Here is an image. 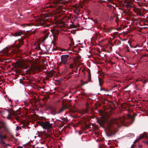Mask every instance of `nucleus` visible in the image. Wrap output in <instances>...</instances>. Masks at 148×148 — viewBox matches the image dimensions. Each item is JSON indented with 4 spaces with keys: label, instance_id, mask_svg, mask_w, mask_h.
<instances>
[{
    "label": "nucleus",
    "instance_id": "nucleus-22",
    "mask_svg": "<svg viewBox=\"0 0 148 148\" xmlns=\"http://www.w3.org/2000/svg\"><path fill=\"white\" fill-rule=\"evenodd\" d=\"M58 112H57L55 109H53L51 110V114L53 115H55L56 114H58Z\"/></svg>",
    "mask_w": 148,
    "mask_h": 148
},
{
    "label": "nucleus",
    "instance_id": "nucleus-17",
    "mask_svg": "<svg viewBox=\"0 0 148 148\" xmlns=\"http://www.w3.org/2000/svg\"><path fill=\"white\" fill-rule=\"evenodd\" d=\"M127 117L131 121L132 123H133L134 122L135 119V118L134 117L132 116L130 114H128L127 115Z\"/></svg>",
    "mask_w": 148,
    "mask_h": 148
},
{
    "label": "nucleus",
    "instance_id": "nucleus-56",
    "mask_svg": "<svg viewBox=\"0 0 148 148\" xmlns=\"http://www.w3.org/2000/svg\"><path fill=\"white\" fill-rule=\"evenodd\" d=\"M147 11H148V10H147Z\"/></svg>",
    "mask_w": 148,
    "mask_h": 148
},
{
    "label": "nucleus",
    "instance_id": "nucleus-38",
    "mask_svg": "<svg viewBox=\"0 0 148 148\" xmlns=\"http://www.w3.org/2000/svg\"><path fill=\"white\" fill-rule=\"evenodd\" d=\"M88 82L87 81H86V82H83V85H84L87 84Z\"/></svg>",
    "mask_w": 148,
    "mask_h": 148
},
{
    "label": "nucleus",
    "instance_id": "nucleus-39",
    "mask_svg": "<svg viewBox=\"0 0 148 148\" xmlns=\"http://www.w3.org/2000/svg\"><path fill=\"white\" fill-rule=\"evenodd\" d=\"M91 77L89 78V77L88 79L87 80L88 82H91Z\"/></svg>",
    "mask_w": 148,
    "mask_h": 148
},
{
    "label": "nucleus",
    "instance_id": "nucleus-14",
    "mask_svg": "<svg viewBox=\"0 0 148 148\" xmlns=\"http://www.w3.org/2000/svg\"><path fill=\"white\" fill-rule=\"evenodd\" d=\"M68 43L70 46L74 45V43L72 38H69L68 39Z\"/></svg>",
    "mask_w": 148,
    "mask_h": 148
},
{
    "label": "nucleus",
    "instance_id": "nucleus-48",
    "mask_svg": "<svg viewBox=\"0 0 148 148\" xmlns=\"http://www.w3.org/2000/svg\"><path fill=\"white\" fill-rule=\"evenodd\" d=\"M49 77H47V80H49Z\"/></svg>",
    "mask_w": 148,
    "mask_h": 148
},
{
    "label": "nucleus",
    "instance_id": "nucleus-47",
    "mask_svg": "<svg viewBox=\"0 0 148 148\" xmlns=\"http://www.w3.org/2000/svg\"><path fill=\"white\" fill-rule=\"evenodd\" d=\"M77 70H78V68H77V70L76 71H75V72L76 73L77 72Z\"/></svg>",
    "mask_w": 148,
    "mask_h": 148
},
{
    "label": "nucleus",
    "instance_id": "nucleus-33",
    "mask_svg": "<svg viewBox=\"0 0 148 148\" xmlns=\"http://www.w3.org/2000/svg\"><path fill=\"white\" fill-rule=\"evenodd\" d=\"M140 80H141V81H142L143 82V83L144 84L146 83L147 82V81L145 79H144L143 80H142L141 79H140Z\"/></svg>",
    "mask_w": 148,
    "mask_h": 148
},
{
    "label": "nucleus",
    "instance_id": "nucleus-26",
    "mask_svg": "<svg viewBox=\"0 0 148 148\" xmlns=\"http://www.w3.org/2000/svg\"><path fill=\"white\" fill-rule=\"evenodd\" d=\"M127 7H133V4L132 3H129L127 5Z\"/></svg>",
    "mask_w": 148,
    "mask_h": 148
},
{
    "label": "nucleus",
    "instance_id": "nucleus-42",
    "mask_svg": "<svg viewBox=\"0 0 148 148\" xmlns=\"http://www.w3.org/2000/svg\"><path fill=\"white\" fill-rule=\"evenodd\" d=\"M59 83H60L62 82V80H58L57 81Z\"/></svg>",
    "mask_w": 148,
    "mask_h": 148
},
{
    "label": "nucleus",
    "instance_id": "nucleus-55",
    "mask_svg": "<svg viewBox=\"0 0 148 148\" xmlns=\"http://www.w3.org/2000/svg\"><path fill=\"white\" fill-rule=\"evenodd\" d=\"M130 47H132L131 46H130Z\"/></svg>",
    "mask_w": 148,
    "mask_h": 148
},
{
    "label": "nucleus",
    "instance_id": "nucleus-31",
    "mask_svg": "<svg viewBox=\"0 0 148 148\" xmlns=\"http://www.w3.org/2000/svg\"><path fill=\"white\" fill-rule=\"evenodd\" d=\"M70 68L71 69H73V64H71L70 65Z\"/></svg>",
    "mask_w": 148,
    "mask_h": 148
},
{
    "label": "nucleus",
    "instance_id": "nucleus-44",
    "mask_svg": "<svg viewBox=\"0 0 148 148\" xmlns=\"http://www.w3.org/2000/svg\"><path fill=\"white\" fill-rule=\"evenodd\" d=\"M143 56H145L148 57V54H146V55H143Z\"/></svg>",
    "mask_w": 148,
    "mask_h": 148
},
{
    "label": "nucleus",
    "instance_id": "nucleus-28",
    "mask_svg": "<svg viewBox=\"0 0 148 148\" xmlns=\"http://www.w3.org/2000/svg\"><path fill=\"white\" fill-rule=\"evenodd\" d=\"M0 143L1 145L5 144V143L3 140L2 139H1L0 140Z\"/></svg>",
    "mask_w": 148,
    "mask_h": 148
},
{
    "label": "nucleus",
    "instance_id": "nucleus-43",
    "mask_svg": "<svg viewBox=\"0 0 148 148\" xmlns=\"http://www.w3.org/2000/svg\"><path fill=\"white\" fill-rule=\"evenodd\" d=\"M12 137L17 142L18 141V139L17 138H16L14 137Z\"/></svg>",
    "mask_w": 148,
    "mask_h": 148
},
{
    "label": "nucleus",
    "instance_id": "nucleus-24",
    "mask_svg": "<svg viewBox=\"0 0 148 148\" xmlns=\"http://www.w3.org/2000/svg\"><path fill=\"white\" fill-rule=\"evenodd\" d=\"M100 89L101 90H103L107 92H108L109 91V90L108 89H106L104 88H102V87H100Z\"/></svg>",
    "mask_w": 148,
    "mask_h": 148
},
{
    "label": "nucleus",
    "instance_id": "nucleus-52",
    "mask_svg": "<svg viewBox=\"0 0 148 148\" xmlns=\"http://www.w3.org/2000/svg\"><path fill=\"white\" fill-rule=\"evenodd\" d=\"M142 147V145H139V147Z\"/></svg>",
    "mask_w": 148,
    "mask_h": 148
},
{
    "label": "nucleus",
    "instance_id": "nucleus-51",
    "mask_svg": "<svg viewBox=\"0 0 148 148\" xmlns=\"http://www.w3.org/2000/svg\"><path fill=\"white\" fill-rule=\"evenodd\" d=\"M146 143H147V144L148 145V141H146Z\"/></svg>",
    "mask_w": 148,
    "mask_h": 148
},
{
    "label": "nucleus",
    "instance_id": "nucleus-2",
    "mask_svg": "<svg viewBox=\"0 0 148 148\" xmlns=\"http://www.w3.org/2000/svg\"><path fill=\"white\" fill-rule=\"evenodd\" d=\"M125 119L124 116L120 117L118 119H112L108 122L106 127L107 136L110 137L114 136L118 131L117 128L120 127L121 125H125Z\"/></svg>",
    "mask_w": 148,
    "mask_h": 148
},
{
    "label": "nucleus",
    "instance_id": "nucleus-53",
    "mask_svg": "<svg viewBox=\"0 0 148 148\" xmlns=\"http://www.w3.org/2000/svg\"><path fill=\"white\" fill-rule=\"evenodd\" d=\"M9 100V101H11V99H10V100Z\"/></svg>",
    "mask_w": 148,
    "mask_h": 148
},
{
    "label": "nucleus",
    "instance_id": "nucleus-5",
    "mask_svg": "<svg viewBox=\"0 0 148 148\" xmlns=\"http://www.w3.org/2000/svg\"><path fill=\"white\" fill-rule=\"evenodd\" d=\"M15 66L16 67L21 68L23 69H25L28 67V66L25 63H21L16 62L15 63Z\"/></svg>",
    "mask_w": 148,
    "mask_h": 148
},
{
    "label": "nucleus",
    "instance_id": "nucleus-25",
    "mask_svg": "<svg viewBox=\"0 0 148 148\" xmlns=\"http://www.w3.org/2000/svg\"><path fill=\"white\" fill-rule=\"evenodd\" d=\"M27 71L28 73H30L31 72L33 71L34 70L33 68L29 67V69Z\"/></svg>",
    "mask_w": 148,
    "mask_h": 148
},
{
    "label": "nucleus",
    "instance_id": "nucleus-34",
    "mask_svg": "<svg viewBox=\"0 0 148 148\" xmlns=\"http://www.w3.org/2000/svg\"><path fill=\"white\" fill-rule=\"evenodd\" d=\"M132 40L131 39L130 40H129L127 41V42L129 44H130L132 42Z\"/></svg>",
    "mask_w": 148,
    "mask_h": 148
},
{
    "label": "nucleus",
    "instance_id": "nucleus-35",
    "mask_svg": "<svg viewBox=\"0 0 148 148\" xmlns=\"http://www.w3.org/2000/svg\"><path fill=\"white\" fill-rule=\"evenodd\" d=\"M27 126V125H25V124H23L22 127L23 128H25Z\"/></svg>",
    "mask_w": 148,
    "mask_h": 148
},
{
    "label": "nucleus",
    "instance_id": "nucleus-15",
    "mask_svg": "<svg viewBox=\"0 0 148 148\" xmlns=\"http://www.w3.org/2000/svg\"><path fill=\"white\" fill-rule=\"evenodd\" d=\"M134 11L137 14V15L140 16H142V14L141 13V11L140 9L138 8H134Z\"/></svg>",
    "mask_w": 148,
    "mask_h": 148
},
{
    "label": "nucleus",
    "instance_id": "nucleus-3",
    "mask_svg": "<svg viewBox=\"0 0 148 148\" xmlns=\"http://www.w3.org/2000/svg\"><path fill=\"white\" fill-rule=\"evenodd\" d=\"M71 57L68 55H63L61 56V63L64 64H69V60Z\"/></svg>",
    "mask_w": 148,
    "mask_h": 148
},
{
    "label": "nucleus",
    "instance_id": "nucleus-30",
    "mask_svg": "<svg viewBox=\"0 0 148 148\" xmlns=\"http://www.w3.org/2000/svg\"><path fill=\"white\" fill-rule=\"evenodd\" d=\"M19 82L20 83L24 84V82L23 81V80L21 79H20L19 80Z\"/></svg>",
    "mask_w": 148,
    "mask_h": 148
},
{
    "label": "nucleus",
    "instance_id": "nucleus-13",
    "mask_svg": "<svg viewBox=\"0 0 148 148\" xmlns=\"http://www.w3.org/2000/svg\"><path fill=\"white\" fill-rule=\"evenodd\" d=\"M145 137V138H147L148 136L145 132H144L142 136H140L139 138L135 141V142H137L139 141L141 139L143 138H144Z\"/></svg>",
    "mask_w": 148,
    "mask_h": 148
},
{
    "label": "nucleus",
    "instance_id": "nucleus-1",
    "mask_svg": "<svg viewBox=\"0 0 148 148\" xmlns=\"http://www.w3.org/2000/svg\"><path fill=\"white\" fill-rule=\"evenodd\" d=\"M40 24L41 25L45 27H53V28L51 29L50 31L49 30L45 31L43 37H56L58 36L57 35L60 31L67 30L66 27L67 25L65 23L63 22L58 23L57 24H52L43 21H41Z\"/></svg>",
    "mask_w": 148,
    "mask_h": 148
},
{
    "label": "nucleus",
    "instance_id": "nucleus-4",
    "mask_svg": "<svg viewBox=\"0 0 148 148\" xmlns=\"http://www.w3.org/2000/svg\"><path fill=\"white\" fill-rule=\"evenodd\" d=\"M38 123L41 126L45 129H49L51 127L48 121L44 122L41 121H39Z\"/></svg>",
    "mask_w": 148,
    "mask_h": 148
},
{
    "label": "nucleus",
    "instance_id": "nucleus-49",
    "mask_svg": "<svg viewBox=\"0 0 148 148\" xmlns=\"http://www.w3.org/2000/svg\"><path fill=\"white\" fill-rule=\"evenodd\" d=\"M110 50H112V47H110Z\"/></svg>",
    "mask_w": 148,
    "mask_h": 148
},
{
    "label": "nucleus",
    "instance_id": "nucleus-19",
    "mask_svg": "<svg viewBox=\"0 0 148 148\" xmlns=\"http://www.w3.org/2000/svg\"><path fill=\"white\" fill-rule=\"evenodd\" d=\"M99 86L100 87H102V85L103 83V80L100 78H99Z\"/></svg>",
    "mask_w": 148,
    "mask_h": 148
},
{
    "label": "nucleus",
    "instance_id": "nucleus-27",
    "mask_svg": "<svg viewBox=\"0 0 148 148\" xmlns=\"http://www.w3.org/2000/svg\"><path fill=\"white\" fill-rule=\"evenodd\" d=\"M115 43L117 45H120L121 44V42L120 40L116 41L115 42Z\"/></svg>",
    "mask_w": 148,
    "mask_h": 148
},
{
    "label": "nucleus",
    "instance_id": "nucleus-32",
    "mask_svg": "<svg viewBox=\"0 0 148 148\" xmlns=\"http://www.w3.org/2000/svg\"><path fill=\"white\" fill-rule=\"evenodd\" d=\"M95 36H97V37H101V35L100 34H97V33L96 34Z\"/></svg>",
    "mask_w": 148,
    "mask_h": 148
},
{
    "label": "nucleus",
    "instance_id": "nucleus-18",
    "mask_svg": "<svg viewBox=\"0 0 148 148\" xmlns=\"http://www.w3.org/2000/svg\"><path fill=\"white\" fill-rule=\"evenodd\" d=\"M47 75L48 77H52L53 75V72L52 71H51L50 72H48L47 73Z\"/></svg>",
    "mask_w": 148,
    "mask_h": 148
},
{
    "label": "nucleus",
    "instance_id": "nucleus-23",
    "mask_svg": "<svg viewBox=\"0 0 148 148\" xmlns=\"http://www.w3.org/2000/svg\"><path fill=\"white\" fill-rule=\"evenodd\" d=\"M7 138V137L5 135L3 136L0 133V138L1 139H6Z\"/></svg>",
    "mask_w": 148,
    "mask_h": 148
},
{
    "label": "nucleus",
    "instance_id": "nucleus-45",
    "mask_svg": "<svg viewBox=\"0 0 148 148\" xmlns=\"http://www.w3.org/2000/svg\"><path fill=\"white\" fill-rule=\"evenodd\" d=\"M88 127H89V126L87 124H86V128H88Z\"/></svg>",
    "mask_w": 148,
    "mask_h": 148
},
{
    "label": "nucleus",
    "instance_id": "nucleus-41",
    "mask_svg": "<svg viewBox=\"0 0 148 148\" xmlns=\"http://www.w3.org/2000/svg\"><path fill=\"white\" fill-rule=\"evenodd\" d=\"M127 51L128 52H130V49H128L129 47L128 46H127Z\"/></svg>",
    "mask_w": 148,
    "mask_h": 148
},
{
    "label": "nucleus",
    "instance_id": "nucleus-10",
    "mask_svg": "<svg viewBox=\"0 0 148 148\" xmlns=\"http://www.w3.org/2000/svg\"><path fill=\"white\" fill-rule=\"evenodd\" d=\"M21 38V39H18V40H16L15 42V43H17V45H16V47L17 49H18L19 48L23 43V39L22 38Z\"/></svg>",
    "mask_w": 148,
    "mask_h": 148
},
{
    "label": "nucleus",
    "instance_id": "nucleus-29",
    "mask_svg": "<svg viewBox=\"0 0 148 148\" xmlns=\"http://www.w3.org/2000/svg\"><path fill=\"white\" fill-rule=\"evenodd\" d=\"M119 38V39L120 40H122V41H127V39H125V38L122 39L121 37H120V38Z\"/></svg>",
    "mask_w": 148,
    "mask_h": 148
},
{
    "label": "nucleus",
    "instance_id": "nucleus-8",
    "mask_svg": "<svg viewBox=\"0 0 148 148\" xmlns=\"http://www.w3.org/2000/svg\"><path fill=\"white\" fill-rule=\"evenodd\" d=\"M42 38H39L38 39H36V42L37 43L38 45V49L42 51L41 49L40 45V44L43 43L46 40V38H44L42 39Z\"/></svg>",
    "mask_w": 148,
    "mask_h": 148
},
{
    "label": "nucleus",
    "instance_id": "nucleus-54",
    "mask_svg": "<svg viewBox=\"0 0 148 148\" xmlns=\"http://www.w3.org/2000/svg\"><path fill=\"white\" fill-rule=\"evenodd\" d=\"M137 46H134V48H136Z\"/></svg>",
    "mask_w": 148,
    "mask_h": 148
},
{
    "label": "nucleus",
    "instance_id": "nucleus-7",
    "mask_svg": "<svg viewBox=\"0 0 148 148\" xmlns=\"http://www.w3.org/2000/svg\"><path fill=\"white\" fill-rule=\"evenodd\" d=\"M6 131H8L9 130V128L7 126V125L5 122H1L0 121V130L2 128Z\"/></svg>",
    "mask_w": 148,
    "mask_h": 148
},
{
    "label": "nucleus",
    "instance_id": "nucleus-36",
    "mask_svg": "<svg viewBox=\"0 0 148 148\" xmlns=\"http://www.w3.org/2000/svg\"><path fill=\"white\" fill-rule=\"evenodd\" d=\"M17 130H18L19 129H21V128L18 125H17L16 127Z\"/></svg>",
    "mask_w": 148,
    "mask_h": 148
},
{
    "label": "nucleus",
    "instance_id": "nucleus-21",
    "mask_svg": "<svg viewBox=\"0 0 148 148\" xmlns=\"http://www.w3.org/2000/svg\"><path fill=\"white\" fill-rule=\"evenodd\" d=\"M104 42H105V43L107 44L110 43L111 42V40L110 39L106 38L104 40H103Z\"/></svg>",
    "mask_w": 148,
    "mask_h": 148
},
{
    "label": "nucleus",
    "instance_id": "nucleus-12",
    "mask_svg": "<svg viewBox=\"0 0 148 148\" xmlns=\"http://www.w3.org/2000/svg\"><path fill=\"white\" fill-rule=\"evenodd\" d=\"M97 123L100 125L101 126H102L105 123L106 121L104 119L101 118L97 119Z\"/></svg>",
    "mask_w": 148,
    "mask_h": 148
},
{
    "label": "nucleus",
    "instance_id": "nucleus-11",
    "mask_svg": "<svg viewBox=\"0 0 148 148\" xmlns=\"http://www.w3.org/2000/svg\"><path fill=\"white\" fill-rule=\"evenodd\" d=\"M25 33L24 32H23L22 31H18L16 32L14 34H11V36H23V37L24 36V35H25Z\"/></svg>",
    "mask_w": 148,
    "mask_h": 148
},
{
    "label": "nucleus",
    "instance_id": "nucleus-50",
    "mask_svg": "<svg viewBox=\"0 0 148 148\" xmlns=\"http://www.w3.org/2000/svg\"><path fill=\"white\" fill-rule=\"evenodd\" d=\"M145 42V40H144V41H143V42Z\"/></svg>",
    "mask_w": 148,
    "mask_h": 148
},
{
    "label": "nucleus",
    "instance_id": "nucleus-40",
    "mask_svg": "<svg viewBox=\"0 0 148 148\" xmlns=\"http://www.w3.org/2000/svg\"><path fill=\"white\" fill-rule=\"evenodd\" d=\"M27 25L28 26H30L33 25L31 23L27 24Z\"/></svg>",
    "mask_w": 148,
    "mask_h": 148
},
{
    "label": "nucleus",
    "instance_id": "nucleus-6",
    "mask_svg": "<svg viewBox=\"0 0 148 148\" xmlns=\"http://www.w3.org/2000/svg\"><path fill=\"white\" fill-rule=\"evenodd\" d=\"M62 3V0H57L56 1L53 2L52 3H51V4L49 6V7L53 8H55L56 6H58L59 7L58 9H60L62 8V7L60 5L58 6V5H59L60 3Z\"/></svg>",
    "mask_w": 148,
    "mask_h": 148
},
{
    "label": "nucleus",
    "instance_id": "nucleus-16",
    "mask_svg": "<svg viewBox=\"0 0 148 148\" xmlns=\"http://www.w3.org/2000/svg\"><path fill=\"white\" fill-rule=\"evenodd\" d=\"M68 108L67 106L66 105H62V107L60 109V111L58 112V113H60L61 112H63L65 109Z\"/></svg>",
    "mask_w": 148,
    "mask_h": 148
},
{
    "label": "nucleus",
    "instance_id": "nucleus-9",
    "mask_svg": "<svg viewBox=\"0 0 148 148\" xmlns=\"http://www.w3.org/2000/svg\"><path fill=\"white\" fill-rule=\"evenodd\" d=\"M8 114V116L7 117V118L8 119H9L10 118V116L13 115L14 116H15L16 115V113L15 111H13L11 109H8L7 110Z\"/></svg>",
    "mask_w": 148,
    "mask_h": 148
},
{
    "label": "nucleus",
    "instance_id": "nucleus-20",
    "mask_svg": "<svg viewBox=\"0 0 148 148\" xmlns=\"http://www.w3.org/2000/svg\"><path fill=\"white\" fill-rule=\"evenodd\" d=\"M58 38H53V41H52V43L53 44V46H55L56 44V41L58 40Z\"/></svg>",
    "mask_w": 148,
    "mask_h": 148
},
{
    "label": "nucleus",
    "instance_id": "nucleus-46",
    "mask_svg": "<svg viewBox=\"0 0 148 148\" xmlns=\"http://www.w3.org/2000/svg\"><path fill=\"white\" fill-rule=\"evenodd\" d=\"M73 72H71L69 74L70 75L72 74H73Z\"/></svg>",
    "mask_w": 148,
    "mask_h": 148
},
{
    "label": "nucleus",
    "instance_id": "nucleus-37",
    "mask_svg": "<svg viewBox=\"0 0 148 148\" xmlns=\"http://www.w3.org/2000/svg\"><path fill=\"white\" fill-rule=\"evenodd\" d=\"M109 113H108V115H110L112 113V112L111 110H109Z\"/></svg>",
    "mask_w": 148,
    "mask_h": 148
}]
</instances>
